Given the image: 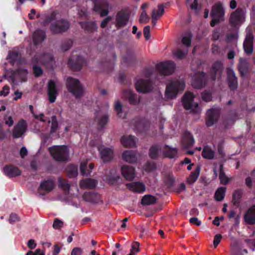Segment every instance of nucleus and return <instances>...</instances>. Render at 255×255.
I'll return each mask as SVG.
<instances>
[{
	"label": "nucleus",
	"mask_w": 255,
	"mask_h": 255,
	"mask_svg": "<svg viewBox=\"0 0 255 255\" xmlns=\"http://www.w3.org/2000/svg\"><path fill=\"white\" fill-rule=\"evenodd\" d=\"M157 199L155 197L148 194L144 195L141 201V204L143 206L154 204L156 203Z\"/></svg>",
	"instance_id": "obj_42"
},
{
	"label": "nucleus",
	"mask_w": 255,
	"mask_h": 255,
	"mask_svg": "<svg viewBox=\"0 0 255 255\" xmlns=\"http://www.w3.org/2000/svg\"><path fill=\"white\" fill-rule=\"evenodd\" d=\"M122 174L128 180H132L135 176V169L130 165H123L121 168Z\"/></svg>",
	"instance_id": "obj_23"
},
{
	"label": "nucleus",
	"mask_w": 255,
	"mask_h": 255,
	"mask_svg": "<svg viewBox=\"0 0 255 255\" xmlns=\"http://www.w3.org/2000/svg\"><path fill=\"white\" fill-rule=\"evenodd\" d=\"M149 16L145 10H143L139 17V21L141 23H146L149 21Z\"/></svg>",
	"instance_id": "obj_62"
},
{
	"label": "nucleus",
	"mask_w": 255,
	"mask_h": 255,
	"mask_svg": "<svg viewBox=\"0 0 255 255\" xmlns=\"http://www.w3.org/2000/svg\"><path fill=\"white\" fill-rule=\"evenodd\" d=\"M202 155L203 158L208 159H212L214 157V151L209 146H205L202 152Z\"/></svg>",
	"instance_id": "obj_44"
},
{
	"label": "nucleus",
	"mask_w": 255,
	"mask_h": 255,
	"mask_svg": "<svg viewBox=\"0 0 255 255\" xmlns=\"http://www.w3.org/2000/svg\"><path fill=\"white\" fill-rule=\"evenodd\" d=\"M109 120V116L107 114L102 115L100 118L98 119V125L101 129L105 127Z\"/></svg>",
	"instance_id": "obj_50"
},
{
	"label": "nucleus",
	"mask_w": 255,
	"mask_h": 255,
	"mask_svg": "<svg viewBox=\"0 0 255 255\" xmlns=\"http://www.w3.org/2000/svg\"><path fill=\"white\" fill-rule=\"evenodd\" d=\"M135 57L134 53L131 51H128L126 55L123 57L122 64L126 66H129L134 62Z\"/></svg>",
	"instance_id": "obj_37"
},
{
	"label": "nucleus",
	"mask_w": 255,
	"mask_h": 255,
	"mask_svg": "<svg viewBox=\"0 0 255 255\" xmlns=\"http://www.w3.org/2000/svg\"><path fill=\"white\" fill-rule=\"evenodd\" d=\"M181 142L185 148L191 147L195 143L193 135L188 131L184 132Z\"/></svg>",
	"instance_id": "obj_25"
},
{
	"label": "nucleus",
	"mask_w": 255,
	"mask_h": 255,
	"mask_svg": "<svg viewBox=\"0 0 255 255\" xmlns=\"http://www.w3.org/2000/svg\"><path fill=\"white\" fill-rule=\"evenodd\" d=\"M115 110L117 113V116L119 118H125V116H123V106L120 101H117L115 105Z\"/></svg>",
	"instance_id": "obj_53"
},
{
	"label": "nucleus",
	"mask_w": 255,
	"mask_h": 255,
	"mask_svg": "<svg viewBox=\"0 0 255 255\" xmlns=\"http://www.w3.org/2000/svg\"><path fill=\"white\" fill-rule=\"evenodd\" d=\"M243 218L246 224L255 225V204L252 205L247 209L244 213Z\"/></svg>",
	"instance_id": "obj_20"
},
{
	"label": "nucleus",
	"mask_w": 255,
	"mask_h": 255,
	"mask_svg": "<svg viewBox=\"0 0 255 255\" xmlns=\"http://www.w3.org/2000/svg\"><path fill=\"white\" fill-rule=\"evenodd\" d=\"M66 170L69 178H74L78 175V167L76 165H69L66 167Z\"/></svg>",
	"instance_id": "obj_43"
},
{
	"label": "nucleus",
	"mask_w": 255,
	"mask_h": 255,
	"mask_svg": "<svg viewBox=\"0 0 255 255\" xmlns=\"http://www.w3.org/2000/svg\"><path fill=\"white\" fill-rule=\"evenodd\" d=\"M192 37V34L191 32H188L187 35L183 36L182 38L181 41L182 44L187 47H190Z\"/></svg>",
	"instance_id": "obj_52"
},
{
	"label": "nucleus",
	"mask_w": 255,
	"mask_h": 255,
	"mask_svg": "<svg viewBox=\"0 0 255 255\" xmlns=\"http://www.w3.org/2000/svg\"><path fill=\"white\" fill-rule=\"evenodd\" d=\"M194 98V95L192 93L186 92L182 97L183 106L186 110H191V112L194 114H200L201 109L198 104L193 103Z\"/></svg>",
	"instance_id": "obj_4"
},
{
	"label": "nucleus",
	"mask_w": 255,
	"mask_h": 255,
	"mask_svg": "<svg viewBox=\"0 0 255 255\" xmlns=\"http://www.w3.org/2000/svg\"><path fill=\"white\" fill-rule=\"evenodd\" d=\"M58 94V91L55 81L53 80H49L47 84V95L51 103L55 102Z\"/></svg>",
	"instance_id": "obj_17"
},
{
	"label": "nucleus",
	"mask_w": 255,
	"mask_h": 255,
	"mask_svg": "<svg viewBox=\"0 0 255 255\" xmlns=\"http://www.w3.org/2000/svg\"><path fill=\"white\" fill-rule=\"evenodd\" d=\"M121 141L122 145L127 147H133L135 145V137L133 135H124Z\"/></svg>",
	"instance_id": "obj_35"
},
{
	"label": "nucleus",
	"mask_w": 255,
	"mask_h": 255,
	"mask_svg": "<svg viewBox=\"0 0 255 255\" xmlns=\"http://www.w3.org/2000/svg\"><path fill=\"white\" fill-rule=\"evenodd\" d=\"M124 94L130 104L136 105L139 103L140 99L136 94L133 93L130 90L125 91Z\"/></svg>",
	"instance_id": "obj_34"
},
{
	"label": "nucleus",
	"mask_w": 255,
	"mask_h": 255,
	"mask_svg": "<svg viewBox=\"0 0 255 255\" xmlns=\"http://www.w3.org/2000/svg\"><path fill=\"white\" fill-rule=\"evenodd\" d=\"M94 167V164L91 163L89 165V169H87V164L85 162H82L80 164V171L82 175L84 176H90L92 169Z\"/></svg>",
	"instance_id": "obj_39"
},
{
	"label": "nucleus",
	"mask_w": 255,
	"mask_h": 255,
	"mask_svg": "<svg viewBox=\"0 0 255 255\" xmlns=\"http://www.w3.org/2000/svg\"><path fill=\"white\" fill-rule=\"evenodd\" d=\"M55 186L54 181L52 179H48L42 181L40 184L39 188L45 191L47 193L51 192Z\"/></svg>",
	"instance_id": "obj_31"
},
{
	"label": "nucleus",
	"mask_w": 255,
	"mask_h": 255,
	"mask_svg": "<svg viewBox=\"0 0 255 255\" xmlns=\"http://www.w3.org/2000/svg\"><path fill=\"white\" fill-rule=\"evenodd\" d=\"M225 11L221 3H216L212 7L210 15L212 17H218L224 20Z\"/></svg>",
	"instance_id": "obj_22"
},
{
	"label": "nucleus",
	"mask_w": 255,
	"mask_h": 255,
	"mask_svg": "<svg viewBox=\"0 0 255 255\" xmlns=\"http://www.w3.org/2000/svg\"><path fill=\"white\" fill-rule=\"evenodd\" d=\"M243 194V191L242 189H238L234 191L232 195V202L236 207L240 206Z\"/></svg>",
	"instance_id": "obj_32"
},
{
	"label": "nucleus",
	"mask_w": 255,
	"mask_h": 255,
	"mask_svg": "<svg viewBox=\"0 0 255 255\" xmlns=\"http://www.w3.org/2000/svg\"><path fill=\"white\" fill-rule=\"evenodd\" d=\"M162 152L165 157L172 159L177 157V149L176 148H172L167 144L164 145Z\"/></svg>",
	"instance_id": "obj_28"
},
{
	"label": "nucleus",
	"mask_w": 255,
	"mask_h": 255,
	"mask_svg": "<svg viewBox=\"0 0 255 255\" xmlns=\"http://www.w3.org/2000/svg\"><path fill=\"white\" fill-rule=\"evenodd\" d=\"M129 17L130 15L128 12L124 10L118 11L115 18L116 28L121 29L126 26L128 22Z\"/></svg>",
	"instance_id": "obj_11"
},
{
	"label": "nucleus",
	"mask_w": 255,
	"mask_h": 255,
	"mask_svg": "<svg viewBox=\"0 0 255 255\" xmlns=\"http://www.w3.org/2000/svg\"><path fill=\"white\" fill-rule=\"evenodd\" d=\"M222 236L220 234H216L214 238L213 245L215 248H217L218 245L220 244Z\"/></svg>",
	"instance_id": "obj_64"
},
{
	"label": "nucleus",
	"mask_w": 255,
	"mask_h": 255,
	"mask_svg": "<svg viewBox=\"0 0 255 255\" xmlns=\"http://www.w3.org/2000/svg\"><path fill=\"white\" fill-rule=\"evenodd\" d=\"M59 187L62 188L63 190L69 192L70 189V185L68 181L64 179L62 177H59L58 179Z\"/></svg>",
	"instance_id": "obj_49"
},
{
	"label": "nucleus",
	"mask_w": 255,
	"mask_h": 255,
	"mask_svg": "<svg viewBox=\"0 0 255 255\" xmlns=\"http://www.w3.org/2000/svg\"><path fill=\"white\" fill-rule=\"evenodd\" d=\"M41 55L43 64L52 62L54 59L52 55L50 53H43Z\"/></svg>",
	"instance_id": "obj_56"
},
{
	"label": "nucleus",
	"mask_w": 255,
	"mask_h": 255,
	"mask_svg": "<svg viewBox=\"0 0 255 255\" xmlns=\"http://www.w3.org/2000/svg\"><path fill=\"white\" fill-rule=\"evenodd\" d=\"M96 195L92 192H85L83 195V199L89 202H94L95 201V198Z\"/></svg>",
	"instance_id": "obj_55"
},
{
	"label": "nucleus",
	"mask_w": 255,
	"mask_h": 255,
	"mask_svg": "<svg viewBox=\"0 0 255 255\" xmlns=\"http://www.w3.org/2000/svg\"><path fill=\"white\" fill-rule=\"evenodd\" d=\"M224 68L223 64L221 61H217L214 63L210 71L212 81L221 78Z\"/></svg>",
	"instance_id": "obj_15"
},
{
	"label": "nucleus",
	"mask_w": 255,
	"mask_h": 255,
	"mask_svg": "<svg viewBox=\"0 0 255 255\" xmlns=\"http://www.w3.org/2000/svg\"><path fill=\"white\" fill-rule=\"evenodd\" d=\"M48 150L53 159L56 161L61 162L68 161L69 150L67 145H53L49 147Z\"/></svg>",
	"instance_id": "obj_2"
},
{
	"label": "nucleus",
	"mask_w": 255,
	"mask_h": 255,
	"mask_svg": "<svg viewBox=\"0 0 255 255\" xmlns=\"http://www.w3.org/2000/svg\"><path fill=\"white\" fill-rule=\"evenodd\" d=\"M126 186L129 190L134 192L141 193L145 190L144 185L139 182L128 183Z\"/></svg>",
	"instance_id": "obj_29"
},
{
	"label": "nucleus",
	"mask_w": 255,
	"mask_h": 255,
	"mask_svg": "<svg viewBox=\"0 0 255 255\" xmlns=\"http://www.w3.org/2000/svg\"><path fill=\"white\" fill-rule=\"evenodd\" d=\"M187 51H184L181 49H177L173 52V55L178 59H182L187 55Z\"/></svg>",
	"instance_id": "obj_58"
},
{
	"label": "nucleus",
	"mask_w": 255,
	"mask_h": 255,
	"mask_svg": "<svg viewBox=\"0 0 255 255\" xmlns=\"http://www.w3.org/2000/svg\"><path fill=\"white\" fill-rule=\"evenodd\" d=\"M185 87V83L183 80H174L168 83L166 87L165 95L168 99H173L177 95L182 93Z\"/></svg>",
	"instance_id": "obj_1"
},
{
	"label": "nucleus",
	"mask_w": 255,
	"mask_h": 255,
	"mask_svg": "<svg viewBox=\"0 0 255 255\" xmlns=\"http://www.w3.org/2000/svg\"><path fill=\"white\" fill-rule=\"evenodd\" d=\"M33 71L36 77H40L43 74V70L38 65H33Z\"/></svg>",
	"instance_id": "obj_61"
},
{
	"label": "nucleus",
	"mask_w": 255,
	"mask_h": 255,
	"mask_svg": "<svg viewBox=\"0 0 255 255\" xmlns=\"http://www.w3.org/2000/svg\"><path fill=\"white\" fill-rule=\"evenodd\" d=\"M207 78L204 72H197L194 75L192 79V86L196 89H201L206 84Z\"/></svg>",
	"instance_id": "obj_10"
},
{
	"label": "nucleus",
	"mask_w": 255,
	"mask_h": 255,
	"mask_svg": "<svg viewBox=\"0 0 255 255\" xmlns=\"http://www.w3.org/2000/svg\"><path fill=\"white\" fill-rule=\"evenodd\" d=\"M249 68V63L247 62V60L243 58H240L238 68L242 77L245 76L248 73Z\"/></svg>",
	"instance_id": "obj_30"
},
{
	"label": "nucleus",
	"mask_w": 255,
	"mask_h": 255,
	"mask_svg": "<svg viewBox=\"0 0 255 255\" xmlns=\"http://www.w3.org/2000/svg\"><path fill=\"white\" fill-rule=\"evenodd\" d=\"M201 97L203 101L208 102L212 100V95L210 91H205L201 93Z\"/></svg>",
	"instance_id": "obj_59"
},
{
	"label": "nucleus",
	"mask_w": 255,
	"mask_h": 255,
	"mask_svg": "<svg viewBox=\"0 0 255 255\" xmlns=\"http://www.w3.org/2000/svg\"><path fill=\"white\" fill-rule=\"evenodd\" d=\"M156 70L162 75H171L174 70L175 64L171 61L160 62L155 66Z\"/></svg>",
	"instance_id": "obj_9"
},
{
	"label": "nucleus",
	"mask_w": 255,
	"mask_h": 255,
	"mask_svg": "<svg viewBox=\"0 0 255 255\" xmlns=\"http://www.w3.org/2000/svg\"><path fill=\"white\" fill-rule=\"evenodd\" d=\"M79 24L85 31L92 33L98 29V26L96 21H85L79 22Z\"/></svg>",
	"instance_id": "obj_24"
},
{
	"label": "nucleus",
	"mask_w": 255,
	"mask_h": 255,
	"mask_svg": "<svg viewBox=\"0 0 255 255\" xmlns=\"http://www.w3.org/2000/svg\"><path fill=\"white\" fill-rule=\"evenodd\" d=\"M66 87L68 91L71 93L76 99H80L83 95L84 89L82 85L79 80L71 77L67 78Z\"/></svg>",
	"instance_id": "obj_3"
},
{
	"label": "nucleus",
	"mask_w": 255,
	"mask_h": 255,
	"mask_svg": "<svg viewBox=\"0 0 255 255\" xmlns=\"http://www.w3.org/2000/svg\"><path fill=\"white\" fill-rule=\"evenodd\" d=\"M92 1L94 3V10L99 13L101 17H104L109 14V3L107 0H92Z\"/></svg>",
	"instance_id": "obj_8"
},
{
	"label": "nucleus",
	"mask_w": 255,
	"mask_h": 255,
	"mask_svg": "<svg viewBox=\"0 0 255 255\" xmlns=\"http://www.w3.org/2000/svg\"><path fill=\"white\" fill-rule=\"evenodd\" d=\"M73 45V41L70 39L64 40L61 43V49L63 51L68 50Z\"/></svg>",
	"instance_id": "obj_51"
},
{
	"label": "nucleus",
	"mask_w": 255,
	"mask_h": 255,
	"mask_svg": "<svg viewBox=\"0 0 255 255\" xmlns=\"http://www.w3.org/2000/svg\"><path fill=\"white\" fill-rule=\"evenodd\" d=\"M27 130V125L25 121L21 119L14 127L12 130V136L14 138L20 137Z\"/></svg>",
	"instance_id": "obj_16"
},
{
	"label": "nucleus",
	"mask_w": 255,
	"mask_h": 255,
	"mask_svg": "<svg viewBox=\"0 0 255 255\" xmlns=\"http://www.w3.org/2000/svg\"><path fill=\"white\" fill-rule=\"evenodd\" d=\"M70 27L69 22L65 19H60L51 23L49 29L53 34L65 32Z\"/></svg>",
	"instance_id": "obj_6"
},
{
	"label": "nucleus",
	"mask_w": 255,
	"mask_h": 255,
	"mask_svg": "<svg viewBox=\"0 0 255 255\" xmlns=\"http://www.w3.org/2000/svg\"><path fill=\"white\" fill-rule=\"evenodd\" d=\"M31 63L34 65H38V63L43 64L42 55L40 53H36L31 59Z\"/></svg>",
	"instance_id": "obj_57"
},
{
	"label": "nucleus",
	"mask_w": 255,
	"mask_h": 255,
	"mask_svg": "<svg viewBox=\"0 0 255 255\" xmlns=\"http://www.w3.org/2000/svg\"><path fill=\"white\" fill-rule=\"evenodd\" d=\"M166 5V3H162L158 5V10H156L153 9L152 13H155L157 17L161 16L164 12V7Z\"/></svg>",
	"instance_id": "obj_54"
},
{
	"label": "nucleus",
	"mask_w": 255,
	"mask_h": 255,
	"mask_svg": "<svg viewBox=\"0 0 255 255\" xmlns=\"http://www.w3.org/2000/svg\"><path fill=\"white\" fill-rule=\"evenodd\" d=\"M243 18L244 10L243 8L238 7L231 14L229 18L230 24L232 27L236 28L242 23Z\"/></svg>",
	"instance_id": "obj_13"
},
{
	"label": "nucleus",
	"mask_w": 255,
	"mask_h": 255,
	"mask_svg": "<svg viewBox=\"0 0 255 255\" xmlns=\"http://www.w3.org/2000/svg\"><path fill=\"white\" fill-rule=\"evenodd\" d=\"M101 157L104 162H109L113 158V150L108 147H100L99 149Z\"/></svg>",
	"instance_id": "obj_26"
},
{
	"label": "nucleus",
	"mask_w": 255,
	"mask_h": 255,
	"mask_svg": "<svg viewBox=\"0 0 255 255\" xmlns=\"http://www.w3.org/2000/svg\"><path fill=\"white\" fill-rule=\"evenodd\" d=\"M227 81L231 91H235L238 86V78L233 69L228 68L227 70Z\"/></svg>",
	"instance_id": "obj_18"
},
{
	"label": "nucleus",
	"mask_w": 255,
	"mask_h": 255,
	"mask_svg": "<svg viewBox=\"0 0 255 255\" xmlns=\"http://www.w3.org/2000/svg\"><path fill=\"white\" fill-rule=\"evenodd\" d=\"M86 64V61L81 56L72 54L68 61L70 68L74 71H79Z\"/></svg>",
	"instance_id": "obj_7"
},
{
	"label": "nucleus",
	"mask_w": 255,
	"mask_h": 255,
	"mask_svg": "<svg viewBox=\"0 0 255 255\" xmlns=\"http://www.w3.org/2000/svg\"><path fill=\"white\" fill-rule=\"evenodd\" d=\"M122 158L124 160L129 163H134L137 160L136 153L133 150L124 151L122 154Z\"/></svg>",
	"instance_id": "obj_33"
},
{
	"label": "nucleus",
	"mask_w": 255,
	"mask_h": 255,
	"mask_svg": "<svg viewBox=\"0 0 255 255\" xmlns=\"http://www.w3.org/2000/svg\"><path fill=\"white\" fill-rule=\"evenodd\" d=\"M4 174L9 178H13L19 176L21 172L20 170L15 166L12 164L6 165L3 167Z\"/></svg>",
	"instance_id": "obj_21"
},
{
	"label": "nucleus",
	"mask_w": 255,
	"mask_h": 255,
	"mask_svg": "<svg viewBox=\"0 0 255 255\" xmlns=\"http://www.w3.org/2000/svg\"><path fill=\"white\" fill-rule=\"evenodd\" d=\"M135 87L139 93H148L152 90V82L150 79H140L135 82Z\"/></svg>",
	"instance_id": "obj_12"
},
{
	"label": "nucleus",
	"mask_w": 255,
	"mask_h": 255,
	"mask_svg": "<svg viewBox=\"0 0 255 255\" xmlns=\"http://www.w3.org/2000/svg\"><path fill=\"white\" fill-rule=\"evenodd\" d=\"M63 226V222L60 219L56 218L54 219L53 227L54 229H59L62 228Z\"/></svg>",
	"instance_id": "obj_63"
},
{
	"label": "nucleus",
	"mask_w": 255,
	"mask_h": 255,
	"mask_svg": "<svg viewBox=\"0 0 255 255\" xmlns=\"http://www.w3.org/2000/svg\"><path fill=\"white\" fill-rule=\"evenodd\" d=\"M161 149V146L159 144L152 145L149 149V156L152 159H156L159 156V152Z\"/></svg>",
	"instance_id": "obj_36"
},
{
	"label": "nucleus",
	"mask_w": 255,
	"mask_h": 255,
	"mask_svg": "<svg viewBox=\"0 0 255 255\" xmlns=\"http://www.w3.org/2000/svg\"><path fill=\"white\" fill-rule=\"evenodd\" d=\"M27 71L26 69H17L11 73L8 78L11 80L14 84H18V82H25L27 79Z\"/></svg>",
	"instance_id": "obj_14"
},
{
	"label": "nucleus",
	"mask_w": 255,
	"mask_h": 255,
	"mask_svg": "<svg viewBox=\"0 0 255 255\" xmlns=\"http://www.w3.org/2000/svg\"><path fill=\"white\" fill-rule=\"evenodd\" d=\"M221 116V109L219 107H213L208 109L206 113V125L211 127L216 124Z\"/></svg>",
	"instance_id": "obj_5"
},
{
	"label": "nucleus",
	"mask_w": 255,
	"mask_h": 255,
	"mask_svg": "<svg viewBox=\"0 0 255 255\" xmlns=\"http://www.w3.org/2000/svg\"><path fill=\"white\" fill-rule=\"evenodd\" d=\"M254 36L251 32L247 33L245 39L243 43V48L245 52L247 55H251L254 50L253 40Z\"/></svg>",
	"instance_id": "obj_19"
},
{
	"label": "nucleus",
	"mask_w": 255,
	"mask_h": 255,
	"mask_svg": "<svg viewBox=\"0 0 255 255\" xmlns=\"http://www.w3.org/2000/svg\"><path fill=\"white\" fill-rule=\"evenodd\" d=\"M226 188L225 187H221L217 189L216 191L214 197L216 201H222L225 196Z\"/></svg>",
	"instance_id": "obj_45"
},
{
	"label": "nucleus",
	"mask_w": 255,
	"mask_h": 255,
	"mask_svg": "<svg viewBox=\"0 0 255 255\" xmlns=\"http://www.w3.org/2000/svg\"><path fill=\"white\" fill-rule=\"evenodd\" d=\"M200 172V167L198 166L194 171L192 172L187 178V183L189 184H193L198 179Z\"/></svg>",
	"instance_id": "obj_41"
},
{
	"label": "nucleus",
	"mask_w": 255,
	"mask_h": 255,
	"mask_svg": "<svg viewBox=\"0 0 255 255\" xmlns=\"http://www.w3.org/2000/svg\"><path fill=\"white\" fill-rule=\"evenodd\" d=\"M58 13L56 11H53L49 15H46L45 19L42 21V25L46 26L49 23L55 20Z\"/></svg>",
	"instance_id": "obj_48"
},
{
	"label": "nucleus",
	"mask_w": 255,
	"mask_h": 255,
	"mask_svg": "<svg viewBox=\"0 0 255 255\" xmlns=\"http://www.w3.org/2000/svg\"><path fill=\"white\" fill-rule=\"evenodd\" d=\"M219 179L221 183L224 185L228 184L229 182V178L226 175L223 170V165L221 164L219 167Z\"/></svg>",
	"instance_id": "obj_47"
},
{
	"label": "nucleus",
	"mask_w": 255,
	"mask_h": 255,
	"mask_svg": "<svg viewBox=\"0 0 255 255\" xmlns=\"http://www.w3.org/2000/svg\"><path fill=\"white\" fill-rule=\"evenodd\" d=\"M51 119V120L48 121V123L51 124L50 134H53L59 129V126L56 116H52Z\"/></svg>",
	"instance_id": "obj_40"
},
{
	"label": "nucleus",
	"mask_w": 255,
	"mask_h": 255,
	"mask_svg": "<svg viewBox=\"0 0 255 255\" xmlns=\"http://www.w3.org/2000/svg\"><path fill=\"white\" fill-rule=\"evenodd\" d=\"M139 243L137 242H135L132 243L130 253L128 255H135L136 253L139 251Z\"/></svg>",
	"instance_id": "obj_60"
},
{
	"label": "nucleus",
	"mask_w": 255,
	"mask_h": 255,
	"mask_svg": "<svg viewBox=\"0 0 255 255\" xmlns=\"http://www.w3.org/2000/svg\"><path fill=\"white\" fill-rule=\"evenodd\" d=\"M20 57V53L16 50L10 51L8 52L7 58L10 60L9 62L13 64Z\"/></svg>",
	"instance_id": "obj_46"
},
{
	"label": "nucleus",
	"mask_w": 255,
	"mask_h": 255,
	"mask_svg": "<svg viewBox=\"0 0 255 255\" xmlns=\"http://www.w3.org/2000/svg\"><path fill=\"white\" fill-rule=\"evenodd\" d=\"M46 38L45 32L41 29L36 30L33 34V42L37 45L43 41Z\"/></svg>",
	"instance_id": "obj_27"
},
{
	"label": "nucleus",
	"mask_w": 255,
	"mask_h": 255,
	"mask_svg": "<svg viewBox=\"0 0 255 255\" xmlns=\"http://www.w3.org/2000/svg\"><path fill=\"white\" fill-rule=\"evenodd\" d=\"M96 180L91 178H87L82 181L80 183L81 187L83 188L93 189L97 185Z\"/></svg>",
	"instance_id": "obj_38"
}]
</instances>
